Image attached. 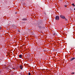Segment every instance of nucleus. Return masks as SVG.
<instances>
[{
  "mask_svg": "<svg viewBox=\"0 0 75 75\" xmlns=\"http://www.w3.org/2000/svg\"><path fill=\"white\" fill-rule=\"evenodd\" d=\"M38 50H40V49L38 48Z\"/></svg>",
  "mask_w": 75,
  "mask_h": 75,
  "instance_id": "6ab92c4d",
  "label": "nucleus"
},
{
  "mask_svg": "<svg viewBox=\"0 0 75 75\" xmlns=\"http://www.w3.org/2000/svg\"><path fill=\"white\" fill-rule=\"evenodd\" d=\"M17 12H16L15 13V14H17Z\"/></svg>",
  "mask_w": 75,
  "mask_h": 75,
  "instance_id": "dca6fc26",
  "label": "nucleus"
},
{
  "mask_svg": "<svg viewBox=\"0 0 75 75\" xmlns=\"http://www.w3.org/2000/svg\"><path fill=\"white\" fill-rule=\"evenodd\" d=\"M74 10H75V8H74Z\"/></svg>",
  "mask_w": 75,
  "mask_h": 75,
  "instance_id": "aec40b11",
  "label": "nucleus"
},
{
  "mask_svg": "<svg viewBox=\"0 0 75 75\" xmlns=\"http://www.w3.org/2000/svg\"><path fill=\"white\" fill-rule=\"evenodd\" d=\"M44 14H45V15H46V13H45V12H44Z\"/></svg>",
  "mask_w": 75,
  "mask_h": 75,
  "instance_id": "ddd939ff",
  "label": "nucleus"
},
{
  "mask_svg": "<svg viewBox=\"0 0 75 75\" xmlns=\"http://www.w3.org/2000/svg\"><path fill=\"white\" fill-rule=\"evenodd\" d=\"M75 40L73 38V40H72V43L73 44L75 42Z\"/></svg>",
  "mask_w": 75,
  "mask_h": 75,
  "instance_id": "20e7f679",
  "label": "nucleus"
},
{
  "mask_svg": "<svg viewBox=\"0 0 75 75\" xmlns=\"http://www.w3.org/2000/svg\"><path fill=\"white\" fill-rule=\"evenodd\" d=\"M28 75H31V73H30L29 72L28 73Z\"/></svg>",
  "mask_w": 75,
  "mask_h": 75,
  "instance_id": "1a4fd4ad",
  "label": "nucleus"
},
{
  "mask_svg": "<svg viewBox=\"0 0 75 75\" xmlns=\"http://www.w3.org/2000/svg\"><path fill=\"white\" fill-rule=\"evenodd\" d=\"M67 6V5H64V7H66Z\"/></svg>",
  "mask_w": 75,
  "mask_h": 75,
  "instance_id": "9d476101",
  "label": "nucleus"
},
{
  "mask_svg": "<svg viewBox=\"0 0 75 75\" xmlns=\"http://www.w3.org/2000/svg\"><path fill=\"white\" fill-rule=\"evenodd\" d=\"M60 17H61V18H63V19H65L66 21H68V20H67V19L65 17L63 16H62L61 15H60Z\"/></svg>",
  "mask_w": 75,
  "mask_h": 75,
  "instance_id": "f257e3e1",
  "label": "nucleus"
},
{
  "mask_svg": "<svg viewBox=\"0 0 75 75\" xmlns=\"http://www.w3.org/2000/svg\"><path fill=\"white\" fill-rule=\"evenodd\" d=\"M22 20H23V21H27V18H24L22 19Z\"/></svg>",
  "mask_w": 75,
  "mask_h": 75,
  "instance_id": "7ed1b4c3",
  "label": "nucleus"
},
{
  "mask_svg": "<svg viewBox=\"0 0 75 75\" xmlns=\"http://www.w3.org/2000/svg\"><path fill=\"white\" fill-rule=\"evenodd\" d=\"M1 30V27L0 26V30Z\"/></svg>",
  "mask_w": 75,
  "mask_h": 75,
  "instance_id": "9b49d317",
  "label": "nucleus"
},
{
  "mask_svg": "<svg viewBox=\"0 0 75 75\" xmlns=\"http://www.w3.org/2000/svg\"><path fill=\"white\" fill-rule=\"evenodd\" d=\"M0 38H2V37H1V35L0 34Z\"/></svg>",
  "mask_w": 75,
  "mask_h": 75,
  "instance_id": "f8f14e48",
  "label": "nucleus"
},
{
  "mask_svg": "<svg viewBox=\"0 0 75 75\" xmlns=\"http://www.w3.org/2000/svg\"><path fill=\"white\" fill-rule=\"evenodd\" d=\"M75 74V73H74V72H73V73H72V74Z\"/></svg>",
  "mask_w": 75,
  "mask_h": 75,
  "instance_id": "4468645a",
  "label": "nucleus"
},
{
  "mask_svg": "<svg viewBox=\"0 0 75 75\" xmlns=\"http://www.w3.org/2000/svg\"><path fill=\"white\" fill-rule=\"evenodd\" d=\"M13 69H15V68H13Z\"/></svg>",
  "mask_w": 75,
  "mask_h": 75,
  "instance_id": "a211bd4d",
  "label": "nucleus"
},
{
  "mask_svg": "<svg viewBox=\"0 0 75 75\" xmlns=\"http://www.w3.org/2000/svg\"><path fill=\"white\" fill-rule=\"evenodd\" d=\"M9 71H10V70H9Z\"/></svg>",
  "mask_w": 75,
  "mask_h": 75,
  "instance_id": "412c9836",
  "label": "nucleus"
},
{
  "mask_svg": "<svg viewBox=\"0 0 75 75\" xmlns=\"http://www.w3.org/2000/svg\"><path fill=\"white\" fill-rule=\"evenodd\" d=\"M18 32H20V31L19 30H18Z\"/></svg>",
  "mask_w": 75,
  "mask_h": 75,
  "instance_id": "f3484780",
  "label": "nucleus"
},
{
  "mask_svg": "<svg viewBox=\"0 0 75 75\" xmlns=\"http://www.w3.org/2000/svg\"><path fill=\"white\" fill-rule=\"evenodd\" d=\"M34 33H32V35H34Z\"/></svg>",
  "mask_w": 75,
  "mask_h": 75,
  "instance_id": "2eb2a0df",
  "label": "nucleus"
},
{
  "mask_svg": "<svg viewBox=\"0 0 75 75\" xmlns=\"http://www.w3.org/2000/svg\"><path fill=\"white\" fill-rule=\"evenodd\" d=\"M19 58H22V57H23V56H22V55H21V54H20V55H19Z\"/></svg>",
  "mask_w": 75,
  "mask_h": 75,
  "instance_id": "423d86ee",
  "label": "nucleus"
},
{
  "mask_svg": "<svg viewBox=\"0 0 75 75\" xmlns=\"http://www.w3.org/2000/svg\"><path fill=\"white\" fill-rule=\"evenodd\" d=\"M53 35H56V34H55V33H53Z\"/></svg>",
  "mask_w": 75,
  "mask_h": 75,
  "instance_id": "6e6552de",
  "label": "nucleus"
},
{
  "mask_svg": "<svg viewBox=\"0 0 75 75\" xmlns=\"http://www.w3.org/2000/svg\"><path fill=\"white\" fill-rule=\"evenodd\" d=\"M55 20H59V16H56L55 17Z\"/></svg>",
  "mask_w": 75,
  "mask_h": 75,
  "instance_id": "f03ea898",
  "label": "nucleus"
},
{
  "mask_svg": "<svg viewBox=\"0 0 75 75\" xmlns=\"http://www.w3.org/2000/svg\"><path fill=\"white\" fill-rule=\"evenodd\" d=\"M72 6H73L74 7H75V5H74V3L72 4Z\"/></svg>",
  "mask_w": 75,
  "mask_h": 75,
  "instance_id": "0eeeda50",
  "label": "nucleus"
},
{
  "mask_svg": "<svg viewBox=\"0 0 75 75\" xmlns=\"http://www.w3.org/2000/svg\"><path fill=\"white\" fill-rule=\"evenodd\" d=\"M19 67L21 69H23V66H22V65H20Z\"/></svg>",
  "mask_w": 75,
  "mask_h": 75,
  "instance_id": "39448f33",
  "label": "nucleus"
}]
</instances>
